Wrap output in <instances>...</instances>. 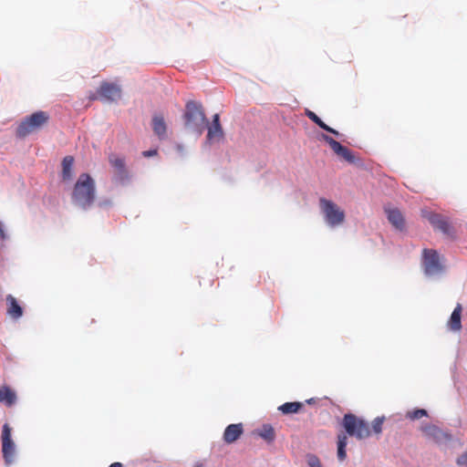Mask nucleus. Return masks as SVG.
<instances>
[{
  "label": "nucleus",
  "instance_id": "f257e3e1",
  "mask_svg": "<svg viewBox=\"0 0 467 467\" xmlns=\"http://www.w3.org/2000/svg\"><path fill=\"white\" fill-rule=\"evenodd\" d=\"M72 202L75 205L86 210L91 207L96 199V183L88 173H81L72 191Z\"/></svg>",
  "mask_w": 467,
  "mask_h": 467
},
{
  "label": "nucleus",
  "instance_id": "f03ea898",
  "mask_svg": "<svg viewBox=\"0 0 467 467\" xmlns=\"http://www.w3.org/2000/svg\"><path fill=\"white\" fill-rule=\"evenodd\" d=\"M183 119L185 127L197 132L199 135L202 133L205 126L208 124L202 103L194 100H190L186 103Z\"/></svg>",
  "mask_w": 467,
  "mask_h": 467
},
{
  "label": "nucleus",
  "instance_id": "7ed1b4c3",
  "mask_svg": "<svg viewBox=\"0 0 467 467\" xmlns=\"http://www.w3.org/2000/svg\"><path fill=\"white\" fill-rule=\"evenodd\" d=\"M49 121V115L46 111H36L25 118L16 128V136L25 138L34 132L38 131Z\"/></svg>",
  "mask_w": 467,
  "mask_h": 467
},
{
  "label": "nucleus",
  "instance_id": "20e7f679",
  "mask_svg": "<svg viewBox=\"0 0 467 467\" xmlns=\"http://www.w3.org/2000/svg\"><path fill=\"white\" fill-rule=\"evenodd\" d=\"M342 426L344 427L347 434L354 436L358 440L366 439L370 435L368 424L352 413L344 415Z\"/></svg>",
  "mask_w": 467,
  "mask_h": 467
},
{
  "label": "nucleus",
  "instance_id": "39448f33",
  "mask_svg": "<svg viewBox=\"0 0 467 467\" xmlns=\"http://www.w3.org/2000/svg\"><path fill=\"white\" fill-rule=\"evenodd\" d=\"M319 205L329 226L335 227L344 223L345 213L335 202L326 198H320Z\"/></svg>",
  "mask_w": 467,
  "mask_h": 467
},
{
  "label": "nucleus",
  "instance_id": "423d86ee",
  "mask_svg": "<svg viewBox=\"0 0 467 467\" xmlns=\"http://www.w3.org/2000/svg\"><path fill=\"white\" fill-rule=\"evenodd\" d=\"M422 254V265L427 275H435L443 271V265L436 250L424 249Z\"/></svg>",
  "mask_w": 467,
  "mask_h": 467
},
{
  "label": "nucleus",
  "instance_id": "0eeeda50",
  "mask_svg": "<svg viewBox=\"0 0 467 467\" xmlns=\"http://www.w3.org/2000/svg\"><path fill=\"white\" fill-rule=\"evenodd\" d=\"M16 447L11 438V428L5 423L2 430V453L7 465L14 462Z\"/></svg>",
  "mask_w": 467,
  "mask_h": 467
},
{
  "label": "nucleus",
  "instance_id": "6e6552de",
  "mask_svg": "<svg viewBox=\"0 0 467 467\" xmlns=\"http://www.w3.org/2000/svg\"><path fill=\"white\" fill-rule=\"evenodd\" d=\"M423 216L430 222L434 229L441 231L447 236L454 237L455 231L445 217L431 212L424 213Z\"/></svg>",
  "mask_w": 467,
  "mask_h": 467
},
{
  "label": "nucleus",
  "instance_id": "1a4fd4ad",
  "mask_svg": "<svg viewBox=\"0 0 467 467\" xmlns=\"http://www.w3.org/2000/svg\"><path fill=\"white\" fill-rule=\"evenodd\" d=\"M109 162L114 169V180L119 183L127 182L130 175L126 168L125 159L112 153L109 156Z\"/></svg>",
  "mask_w": 467,
  "mask_h": 467
},
{
  "label": "nucleus",
  "instance_id": "9d476101",
  "mask_svg": "<svg viewBox=\"0 0 467 467\" xmlns=\"http://www.w3.org/2000/svg\"><path fill=\"white\" fill-rule=\"evenodd\" d=\"M321 138H322V140L324 141H326L329 145L331 150L337 156H339L340 158L344 159L345 161H347L349 163H354L355 162L356 158H355L353 152L349 149H348L347 147L341 145L338 141H337L332 137H330V136H328L327 134H322Z\"/></svg>",
  "mask_w": 467,
  "mask_h": 467
},
{
  "label": "nucleus",
  "instance_id": "9b49d317",
  "mask_svg": "<svg viewBox=\"0 0 467 467\" xmlns=\"http://www.w3.org/2000/svg\"><path fill=\"white\" fill-rule=\"evenodd\" d=\"M207 140L211 143L220 141L223 138V130L220 123V116L218 113L213 117L211 124H207Z\"/></svg>",
  "mask_w": 467,
  "mask_h": 467
},
{
  "label": "nucleus",
  "instance_id": "f8f14e48",
  "mask_svg": "<svg viewBox=\"0 0 467 467\" xmlns=\"http://www.w3.org/2000/svg\"><path fill=\"white\" fill-rule=\"evenodd\" d=\"M99 96L107 101H116L121 96L120 88L111 83L103 82L99 88Z\"/></svg>",
  "mask_w": 467,
  "mask_h": 467
},
{
  "label": "nucleus",
  "instance_id": "ddd939ff",
  "mask_svg": "<svg viewBox=\"0 0 467 467\" xmlns=\"http://www.w3.org/2000/svg\"><path fill=\"white\" fill-rule=\"evenodd\" d=\"M388 221L398 231L402 232L406 228V222L402 213L397 208H385Z\"/></svg>",
  "mask_w": 467,
  "mask_h": 467
},
{
  "label": "nucleus",
  "instance_id": "4468645a",
  "mask_svg": "<svg viewBox=\"0 0 467 467\" xmlns=\"http://www.w3.org/2000/svg\"><path fill=\"white\" fill-rule=\"evenodd\" d=\"M421 431L427 439L431 440L436 443L451 439L449 434L445 433L439 427L432 424H428L422 427Z\"/></svg>",
  "mask_w": 467,
  "mask_h": 467
},
{
  "label": "nucleus",
  "instance_id": "2eb2a0df",
  "mask_svg": "<svg viewBox=\"0 0 467 467\" xmlns=\"http://www.w3.org/2000/svg\"><path fill=\"white\" fill-rule=\"evenodd\" d=\"M244 432L242 423L230 424L226 427L223 432V441L230 444L236 441Z\"/></svg>",
  "mask_w": 467,
  "mask_h": 467
},
{
  "label": "nucleus",
  "instance_id": "dca6fc26",
  "mask_svg": "<svg viewBox=\"0 0 467 467\" xmlns=\"http://www.w3.org/2000/svg\"><path fill=\"white\" fill-rule=\"evenodd\" d=\"M5 301L7 306V315L13 319L20 318L23 316V308L18 304L16 297H14L12 295H7L5 297Z\"/></svg>",
  "mask_w": 467,
  "mask_h": 467
},
{
  "label": "nucleus",
  "instance_id": "f3484780",
  "mask_svg": "<svg viewBox=\"0 0 467 467\" xmlns=\"http://www.w3.org/2000/svg\"><path fill=\"white\" fill-rule=\"evenodd\" d=\"M152 130L155 135L160 140H164L167 137V125L163 116L154 115L151 120Z\"/></svg>",
  "mask_w": 467,
  "mask_h": 467
},
{
  "label": "nucleus",
  "instance_id": "a211bd4d",
  "mask_svg": "<svg viewBox=\"0 0 467 467\" xmlns=\"http://www.w3.org/2000/svg\"><path fill=\"white\" fill-rule=\"evenodd\" d=\"M462 305L457 304L447 324L450 330L459 332L462 329Z\"/></svg>",
  "mask_w": 467,
  "mask_h": 467
},
{
  "label": "nucleus",
  "instance_id": "6ab92c4d",
  "mask_svg": "<svg viewBox=\"0 0 467 467\" xmlns=\"http://www.w3.org/2000/svg\"><path fill=\"white\" fill-rule=\"evenodd\" d=\"M16 400V393L8 386L0 387V402L10 407Z\"/></svg>",
  "mask_w": 467,
  "mask_h": 467
},
{
  "label": "nucleus",
  "instance_id": "aec40b11",
  "mask_svg": "<svg viewBox=\"0 0 467 467\" xmlns=\"http://www.w3.org/2000/svg\"><path fill=\"white\" fill-rule=\"evenodd\" d=\"M62 172L61 177L63 181H69L73 176L74 158L72 156H66L62 161Z\"/></svg>",
  "mask_w": 467,
  "mask_h": 467
},
{
  "label": "nucleus",
  "instance_id": "412c9836",
  "mask_svg": "<svg viewBox=\"0 0 467 467\" xmlns=\"http://www.w3.org/2000/svg\"><path fill=\"white\" fill-rule=\"evenodd\" d=\"M306 116L311 119L314 123H316L319 128H321L322 130H326V131H328L336 136H339V132L337 131L336 130L330 128L329 126H327L315 112L309 110V109H306Z\"/></svg>",
  "mask_w": 467,
  "mask_h": 467
},
{
  "label": "nucleus",
  "instance_id": "4be33fe9",
  "mask_svg": "<svg viewBox=\"0 0 467 467\" xmlns=\"http://www.w3.org/2000/svg\"><path fill=\"white\" fill-rule=\"evenodd\" d=\"M348 444V437L345 433H339L337 435V458L340 462H343L347 458L346 447Z\"/></svg>",
  "mask_w": 467,
  "mask_h": 467
},
{
  "label": "nucleus",
  "instance_id": "5701e85b",
  "mask_svg": "<svg viewBox=\"0 0 467 467\" xmlns=\"http://www.w3.org/2000/svg\"><path fill=\"white\" fill-rule=\"evenodd\" d=\"M302 407L303 403L301 402H285L279 406L278 410L284 414H291L298 412Z\"/></svg>",
  "mask_w": 467,
  "mask_h": 467
},
{
  "label": "nucleus",
  "instance_id": "b1692460",
  "mask_svg": "<svg viewBox=\"0 0 467 467\" xmlns=\"http://www.w3.org/2000/svg\"><path fill=\"white\" fill-rule=\"evenodd\" d=\"M259 436L265 441L271 442L275 438V432L274 428L269 424H265L258 432Z\"/></svg>",
  "mask_w": 467,
  "mask_h": 467
},
{
  "label": "nucleus",
  "instance_id": "393cba45",
  "mask_svg": "<svg viewBox=\"0 0 467 467\" xmlns=\"http://www.w3.org/2000/svg\"><path fill=\"white\" fill-rule=\"evenodd\" d=\"M407 416L410 420H419L424 416H427V411L423 409H417L412 411H409Z\"/></svg>",
  "mask_w": 467,
  "mask_h": 467
},
{
  "label": "nucleus",
  "instance_id": "a878e982",
  "mask_svg": "<svg viewBox=\"0 0 467 467\" xmlns=\"http://www.w3.org/2000/svg\"><path fill=\"white\" fill-rule=\"evenodd\" d=\"M384 421V418L377 417L372 421V430L375 433H380L382 431V424Z\"/></svg>",
  "mask_w": 467,
  "mask_h": 467
},
{
  "label": "nucleus",
  "instance_id": "bb28decb",
  "mask_svg": "<svg viewBox=\"0 0 467 467\" xmlns=\"http://www.w3.org/2000/svg\"><path fill=\"white\" fill-rule=\"evenodd\" d=\"M456 463L459 466H467V451L457 457Z\"/></svg>",
  "mask_w": 467,
  "mask_h": 467
},
{
  "label": "nucleus",
  "instance_id": "cd10ccee",
  "mask_svg": "<svg viewBox=\"0 0 467 467\" xmlns=\"http://www.w3.org/2000/svg\"><path fill=\"white\" fill-rule=\"evenodd\" d=\"M308 464L310 467H322L319 459L313 455L308 457Z\"/></svg>",
  "mask_w": 467,
  "mask_h": 467
},
{
  "label": "nucleus",
  "instance_id": "c85d7f7f",
  "mask_svg": "<svg viewBox=\"0 0 467 467\" xmlns=\"http://www.w3.org/2000/svg\"><path fill=\"white\" fill-rule=\"evenodd\" d=\"M7 239V234L4 229L3 223L0 222V245H4V243Z\"/></svg>",
  "mask_w": 467,
  "mask_h": 467
},
{
  "label": "nucleus",
  "instance_id": "c756f323",
  "mask_svg": "<svg viewBox=\"0 0 467 467\" xmlns=\"http://www.w3.org/2000/svg\"><path fill=\"white\" fill-rule=\"evenodd\" d=\"M157 153H158V150L155 149V150H145L142 152V155L144 157L148 158V157L155 156V155H157Z\"/></svg>",
  "mask_w": 467,
  "mask_h": 467
},
{
  "label": "nucleus",
  "instance_id": "7c9ffc66",
  "mask_svg": "<svg viewBox=\"0 0 467 467\" xmlns=\"http://www.w3.org/2000/svg\"><path fill=\"white\" fill-rule=\"evenodd\" d=\"M109 467H123V465L122 463L116 462L111 463Z\"/></svg>",
  "mask_w": 467,
  "mask_h": 467
},
{
  "label": "nucleus",
  "instance_id": "2f4dec72",
  "mask_svg": "<svg viewBox=\"0 0 467 467\" xmlns=\"http://www.w3.org/2000/svg\"><path fill=\"white\" fill-rule=\"evenodd\" d=\"M177 149H178V150H182V145H178Z\"/></svg>",
  "mask_w": 467,
  "mask_h": 467
}]
</instances>
